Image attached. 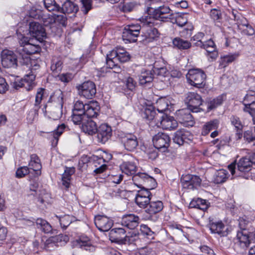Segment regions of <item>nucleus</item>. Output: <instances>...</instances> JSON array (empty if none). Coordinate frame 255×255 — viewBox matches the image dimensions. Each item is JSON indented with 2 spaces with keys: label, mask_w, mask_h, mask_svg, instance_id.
Returning a JSON list of instances; mask_svg holds the SVG:
<instances>
[{
  "label": "nucleus",
  "mask_w": 255,
  "mask_h": 255,
  "mask_svg": "<svg viewBox=\"0 0 255 255\" xmlns=\"http://www.w3.org/2000/svg\"><path fill=\"white\" fill-rule=\"evenodd\" d=\"M148 14L152 17L145 16L142 17V21L147 24H155V20L165 21L167 19H170L172 15V10L168 6L160 5L157 7H148L147 9Z\"/></svg>",
  "instance_id": "1"
},
{
  "label": "nucleus",
  "mask_w": 255,
  "mask_h": 255,
  "mask_svg": "<svg viewBox=\"0 0 255 255\" xmlns=\"http://www.w3.org/2000/svg\"><path fill=\"white\" fill-rule=\"evenodd\" d=\"M126 231L122 228H115L109 233V238L112 242L123 243L127 242L129 243L138 239V236L134 232H128L126 234Z\"/></svg>",
  "instance_id": "2"
},
{
  "label": "nucleus",
  "mask_w": 255,
  "mask_h": 255,
  "mask_svg": "<svg viewBox=\"0 0 255 255\" xmlns=\"http://www.w3.org/2000/svg\"><path fill=\"white\" fill-rule=\"evenodd\" d=\"M186 78L191 85L196 88H202L205 86L206 75L200 69H193L189 70L186 75Z\"/></svg>",
  "instance_id": "3"
},
{
  "label": "nucleus",
  "mask_w": 255,
  "mask_h": 255,
  "mask_svg": "<svg viewBox=\"0 0 255 255\" xmlns=\"http://www.w3.org/2000/svg\"><path fill=\"white\" fill-rule=\"evenodd\" d=\"M252 164V162L250 158L243 157L237 163V170L236 164L234 162L228 165V169L232 175L237 173L238 176H242V173L248 172L251 170Z\"/></svg>",
  "instance_id": "4"
},
{
  "label": "nucleus",
  "mask_w": 255,
  "mask_h": 255,
  "mask_svg": "<svg viewBox=\"0 0 255 255\" xmlns=\"http://www.w3.org/2000/svg\"><path fill=\"white\" fill-rule=\"evenodd\" d=\"M245 221L241 220L239 222V227L241 231L237 232L236 243L243 248H248L252 242L251 234L246 230Z\"/></svg>",
  "instance_id": "5"
},
{
  "label": "nucleus",
  "mask_w": 255,
  "mask_h": 255,
  "mask_svg": "<svg viewBox=\"0 0 255 255\" xmlns=\"http://www.w3.org/2000/svg\"><path fill=\"white\" fill-rule=\"evenodd\" d=\"M75 246L78 247L73 255H92L95 251V247L93 246L90 240L86 238L80 239L75 242Z\"/></svg>",
  "instance_id": "6"
},
{
  "label": "nucleus",
  "mask_w": 255,
  "mask_h": 255,
  "mask_svg": "<svg viewBox=\"0 0 255 255\" xmlns=\"http://www.w3.org/2000/svg\"><path fill=\"white\" fill-rule=\"evenodd\" d=\"M141 26L136 25H129L125 27L123 32L122 37L124 41L129 42L136 41Z\"/></svg>",
  "instance_id": "7"
},
{
  "label": "nucleus",
  "mask_w": 255,
  "mask_h": 255,
  "mask_svg": "<svg viewBox=\"0 0 255 255\" xmlns=\"http://www.w3.org/2000/svg\"><path fill=\"white\" fill-rule=\"evenodd\" d=\"M152 141L156 148L164 152L169 146L170 138L167 133L159 132L153 136Z\"/></svg>",
  "instance_id": "8"
},
{
  "label": "nucleus",
  "mask_w": 255,
  "mask_h": 255,
  "mask_svg": "<svg viewBox=\"0 0 255 255\" xmlns=\"http://www.w3.org/2000/svg\"><path fill=\"white\" fill-rule=\"evenodd\" d=\"M1 61L4 68L16 67L17 66V56L12 51L4 49L1 53Z\"/></svg>",
  "instance_id": "9"
},
{
  "label": "nucleus",
  "mask_w": 255,
  "mask_h": 255,
  "mask_svg": "<svg viewBox=\"0 0 255 255\" xmlns=\"http://www.w3.org/2000/svg\"><path fill=\"white\" fill-rule=\"evenodd\" d=\"M202 180L199 176L192 175H183L181 178V182L184 188L194 189L198 188L201 185Z\"/></svg>",
  "instance_id": "10"
},
{
  "label": "nucleus",
  "mask_w": 255,
  "mask_h": 255,
  "mask_svg": "<svg viewBox=\"0 0 255 255\" xmlns=\"http://www.w3.org/2000/svg\"><path fill=\"white\" fill-rule=\"evenodd\" d=\"M79 90L81 95L86 99H92L96 94V88L95 83L88 81L79 86Z\"/></svg>",
  "instance_id": "11"
},
{
  "label": "nucleus",
  "mask_w": 255,
  "mask_h": 255,
  "mask_svg": "<svg viewBox=\"0 0 255 255\" xmlns=\"http://www.w3.org/2000/svg\"><path fill=\"white\" fill-rule=\"evenodd\" d=\"M151 193L145 188L137 191L135 199V203L140 208H146L150 202Z\"/></svg>",
  "instance_id": "12"
},
{
  "label": "nucleus",
  "mask_w": 255,
  "mask_h": 255,
  "mask_svg": "<svg viewBox=\"0 0 255 255\" xmlns=\"http://www.w3.org/2000/svg\"><path fill=\"white\" fill-rule=\"evenodd\" d=\"M29 32L31 35L40 42L46 37L44 27L38 22L33 21L29 23Z\"/></svg>",
  "instance_id": "13"
},
{
  "label": "nucleus",
  "mask_w": 255,
  "mask_h": 255,
  "mask_svg": "<svg viewBox=\"0 0 255 255\" xmlns=\"http://www.w3.org/2000/svg\"><path fill=\"white\" fill-rule=\"evenodd\" d=\"M185 101L190 109L195 112L198 111L199 107L202 103L200 95L194 92H189L187 94Z\"/></svg>",
  "instance_id": "14"
},
{
  "label": "nucleus",
  "mask_w": 255,
  "mask_h": 255,
  "mask_svg": "<svg viewBox=\"0 0 255 255\" xmlns=\"http://www.w3.org/2000/svg\"><path fill=\"white\" fill-rule=\"evenodd\" d=\"M193 138V135L188 131L181 129L176 131L173 138V141L179 145H183L185 142L188 143Z\"/></svg>",
  "instance_id": "15"
},
{
  "label": "nucleus",
  "mask_w": 255,
  "mask_h": 255,
  "mask_svg": "<svg viewBox=\"0 0 255 255\" xmlns=\"http://www.w3.org/2000/svg\"><path fill=\"white\" fill-rule=\"evenodd\" d=\"M113 221L107 216L98 215L95 218V224L101 231H108L113 226Z\"/></svg>",
  "instance_id": "16"
},
{
  "label": "nucleus",
  "mask_w": 255,
  "mask_h": 255,
  "mask_svg": "<svg viewBox=\"0 0 255 255\" xmlns=\"http://www.w3.org/2000/svg\"><path fill=\"white\" fill-rule=\"evenodd\" d=\"M121 140L125 149L128 151H133L138 145L137 137L131 133H128L122 137Z\"/></svg>",
  "instance_id": "17"
},
{
  "label": "nucleus",
  "mask_w": 255,
  "mask_h": 255,
  "mask_svg": "<svg viewBox=\"0 0 255 255\" xmlns=\"http://www.w3.org/2000/svg\"><path fill=\"white\" fill-rule=\"evenodd\" d=\"M140 21L142 24L141 26V30L145 32V36L148 41L155 40L159 37V33L157 29L152 27L154 24H147L144 23L142 21V17L140 19Z\"/></svg>",
  "instance_id": "18"
},
{
  "label": "nucleus",
  "mask_w": 255,
  "mask_h": 255,
  "mask_svg": "<svg viewBox=\"0 0 255 255\" xmlns=\"http://www.w3.org/2000/svg\"><path fill=\"white\" fill-rule=\"evenodd\" d=\"M97 132L99 141L105 143L111 138L112 130L111 127L107 124H102L99 127Z\"/></svg>",
  "instance_id": "19"
},
{
  "label": "nucleus",
  "mask_w": 255,
  "mask_h": 255,
  "mask_svg": "<svg viewBox=\"0 0 255 255\" xmlns=\"http://www.w3.org/2000/svg\"><path fill=\"white\" fill-rule=\"evenodd\" d=\"M178 122L186 126H192L193 118L188 109H181L176 113Z\"/></svg>",
  "instance_id": "20"
},
{
  "label": "nucleus",
  "mask_w": 255,
  "mask_h": 255,
  "mask_svg": "<svg viewBox=\"0 0 255 255\" xmlns=\"http://www.w3.org/2000/svg\"><path fill=\"white\" fill-rule=\"evenodd\" d=\"M63 62L61 59H53L51 66V69L52 71L54 77L58 78L61 82H64V72H62Z\"/></svg>",
  "instance_id": "21"
},
{
  "label": "nucleus",
  "mask_w": 255,
  "mask_h": 255,
  "mask_svg": "<svg viewBox=\"0 0 255 255\" xmlns=\"http://www.w3.org/2000/svg\"><path fill=\"white\" fill-rule=\"evenodd\" d=\"M122 226L131 230L134 229L139 224V218L133 214L124 215L121 221Z\"/></svg>",
  "instance_id": "22"
},
{
  "label": "nucleus",
  "mask_w": 255,
  "mask_h": 255,
  "mask_svg": "<svg viewBox=\"0 0 255 255\" xmlns=\"http://www.w3.org/2000/svg\"><path fill=\"white\" fill-rule=\"evenodd\" d=\"M64 132V123L59 125L57 128L52 132L47 134V138L51 143V146L54 147L57 145L59 138Z\"/></svg>",
  "instance_id": "23"
},
{
  "label": "nucleus",
  "mask_w": 255,
  "mask_h": 255,
  "mask_svg": "<svg viewBox=\"0 0 255 255\" xmlns=\"http://www.w3.org/2000/svg\"><path fill=\"white\" fill-rule=\"evenodd\" d=\"M45 92V89L43 88H39L37 89L33 107L30 112L34 113L33 118L37 117L38 115V111L42 106L41 102L44 98Z\"/></svg>",
  "instance_id": "24"
},
{
  "label": "nucleus",
  "mask_w": 255,
  "mask_h": 255,
  "mask_svg": "<svg viewBox=\"0 0 255 255\" xmlns=\"http://www.w3.org/2000/svg\"><path fill=\"white\" fill-rule=\"evenodd\" d=\"M100 110V107L97 102H90L86 104V108L84 115L86 119H92L96 117Z\"/></svg>",
  "instance_id": "25"
},
{
  "label": "nucleus",
  "mask_w": 255,
  "mask_h": 255,
  "mask_svg": "<svg viewBox=\"0 0 255 255\" xmlns=\"http://www.w3.org/2000/svg\"><path fill=\"white\" fill-rule=\"evenodd\" d=\"M28 167L35 171L36 176L41 174L42 165L40 159L36 154L33 153L30 155Z\"/></svg>",
  "instance_id": "26"
},
{
  "label": "nucleus",
  "mask_w": 255,
  "mask_h": 255,
  "mask_svg": "<svg viewBox=\"0 0 255 255\" xmlns=\"http://www.w3.org/2000/svg\"><path fill=\"white\" fill-rule=\"evenodd\" d=\"M243 102L245 105L244 110L245 112L251 114L252 110L255 109L254 106H255V91H248L244 99Z\"/></svg>",
  "instance_id": "27"
},
{
  "label": "nucleus",
  "mask_w": 255,
  "mask_h": 255,
  "mask_svg": "<svg viewBox=\"0 0 255 255\" xmlns=\"http://www.w3.org/2000/svg\"><path fill=\"white\" fill-rule=\"evenodd\" d=\"M82 130L89 135H93L97 132V126L95 122L91 119L84 120L81 126Z\"/></svg>",
  "instance_id": "28"
},
{
  "label": "nucleus",
  "mask_w": 255,
  "mask_h": 255,
  "mask_svg": "<svg viewBox=\"0 0 255 255\" xmlns=\"http://www.w3.org/2000/svg\"><path fill=\"white\" fill-rule=\"evenodd\" d=\"M63 237L62 234L52 236L47 239L44 243V248L47 251H52L59 246L58 244L62 242Z\"/></svg>",
  "instance_id": "29"
},
{
  "label": "nucleus",
  "mask_w": 255,
  "mask_h": 255,
  "mask_svg": "<svg viewBox=\"0 0 255 255\" xmlns=\"http://www.w3.org/2000/svg\"><path fill=\"white\" fill-rule=\"evenodd\" d=\"M116 58L122 63L128 61L130 59V55L125 49L119 48L116 50H112L110 52V58Z\"/></svg>",
  "instance_id": "30"
},
{
  "label": "nucleus",
  "mask_w": 255,
  "mask_h": 255,
  "mask_svg": "<svg viewBox=\"0 0 255 255\" xmlns=\"http://www.w3.org/2000/svg\"><path fill=\"white\" fill-rule=\"evenodd\" d=\"M200 47L205 49L208 53V56L212 60H214L217 57L218 53L216 50L215 44L212 39L203 42V45Z\"/></svg>",
  "instance_id": "31"
},
{
  "label": "nucleus",
  "mask_w": 255,
  "mask_h": 255,
  "mask_svg": "<svg viewBox=\"0 0 255 255\" xmlns=\"http://www.w3.org/2000/svg\"><path fill=\"white\" fill-rule=\"evenodd\" d=\"M160 125L163 129L172 130L177 127L178 123L172 117L166 115L162 116Z\"/></svg>",
  "instance_id": "32"
},
{
  "label": "nucleus",
  "mask_w": 255,
  "mask_h": 255,
  "mask_svg": "<svg viewBox=\"0 0 255 255\" xmlns=\"http://www.w3.org/2000/svg\"><path fill=\"white\" fill-rule=\"evenodd\" d=\"M163 208V205L161 201H151L146 207L145 212L152 215L160 212Z\"/></svg>",
  "instance_id": "33"
},
{
  "label": "nucleus",
  "mask_w": 255,
  "mask_h": 255,
  "mask_svg": "<svg viewBox=\"0 0 255 255\" xmlns=\"http://www.w3.org/2000/svg\"><path fill=\"white\" fill-rule=\"evenodd\" d=\"M63 98L64 95L62 91L60 89H57L50 96L49 99V102L56 103L60 106L61 114H62V108L64 104Z\"/></svg>",
  "instance_id": "34"
},
{
  "label": "nucleus",
  "mask_w": 255,
  "mask_h": 255,
  "mask_svg": "<svg viewBox=\"0 0 255 255\" xmlns=\"http://www.w3.org/2000/svg\"><path fill=\"white\" fill-rule=\"evenodd\" d=\"M123 172L127 175H133L136 171L137 167L135 164L131 161L124 162L120 166Z\"/></svg>",
  "instance_id": "35"
},
{
  "label": "nucleus",
  "mask_w": 255,
  "mask_h": 255,
  "mask_svg": "<svg viewBox=\"0 0 255 255\" xmlns=\"http://www.w3.org/2000/svg\"><path fill=\"white\" fill-rule=\"evenodd\" d=\"M45 7L49 11H57L62 13H64V8L63 6L64 4H62L61 7L54 0H43Z\"/></svg>",
  "instance_id": "36"
},
{
  "label": "nucleus",
  "mask_w": 255,
  "mask_h": 255,
  "mask_svg": "<svg viewBox=\"0 0 255 255\" xmlns=\"http://www.w3.org/2000/svg\"><path fill=\"white\" fill-rule=\"evenodd\" d=\"M171 104L169 99L165 97H161L156 101L157 110L160 113H163L168 109V107L170 106Z\"/></svg>",
  "instance_id": "37"
},
{
  "label": "nucleus",
  "mask_w": 255,
  "mask_h": 255,
  "mask_svg": "<svg viewBox=\"0 0 255 255\" xmlns=\"http://www.w3.org/2000/svg\"><path fill=\"white\" fill-rule=\"evenodd\" d=\"M219 124V122L217 120H213L207 122L203 127L202 134L203 135H206L211 130L217 129Z\"/></svg>",
  "instance_id": "38"
},
{
  "label": "nucleus",
  "mask_w": 255,
  "mask_h": 255,
  "mask_svg": "<svg viewBox=\"0 0 255 255\" xmlns=\"http://www.w3.org/2000/svg\"><path fill=\"white\" fill-rule=\"evenodd\" d=\"M19 50L26 54L32 55L39 53L41 51V48L37 45H34L29 43L26 44L24 46V48L19 49Z\"/></svg>",
  "instance_id": "39"
},
{
  "label": "nucleus",
  "mask_w": 255,
  "mask_h": 255,
  "mask_svg": "<svg viewBox=\"0 0 255 255\" xmlns=\"http://www.w3.org/2000/svg\"><path fill=\"white\" fill-rule=\"evenodd\" d=\"M36 224L38 228L44 233H49L52 231V228L51 225L45 220L42 218H37L36 220Z\"/></svg>",
  "instance_id": "40"
},
{
  "label": "nucleus",
  "mask_w": 255,
  "mask_h": 255,
  "mask_svg": "<svg viewBox=\"0 0 255 255\" xmlns=\"http://www.w3.org/2000/svg\"><path fill=\"white\" fill-rule=\"evenodd\" d=\"M75 0H65V14H73L74 15L78 10V5L74 3Z\"/></svg>",
  "instance_id": "41"
},
{
  "label": "nucleus",
  "mask_w": 255,
  "mask_h": 255,
  "mask_svg": "<svg viewBox=\"0 0 255 255\" xmlns=\"http://www.w3.org/2000/svg\"><path fill=\"white\" fill-rule=\"evenodd\" d=\"M143 117L149 121H152L153 120H157L160 118L156 114L155 111L153 107L151 106H146L143 112Z\"/></svg>",
  "instance_id": "42"
},
{
  "label": "nucleus",
  "mask_w": 255,
  "mask_h": 255,
  "mask_svg": "<svg viewBox=\"0 0 255 255\" xmlns=\"http://www.w3.org/2000/svg\"><path fill=\"white\" fill-rule=\"evenodd\" d=\"M174 46L181 50H185L189 48L191 46V43L186 40L182 39L179 37L175 38L172 41Z\"/></svg>",
  "instance_id": "43"
},
{
  "label": "nucleus",
  "mask_w": 255,
  "mask_h": 255,
  "mask_svg": "<svg viewBox=\"0 0 255 255\" xmlns=\"http://www.w3.org/2000/svg\"><path fill=\"white\" fill-rule=\"evenodd\" d=\"M153 79V72L151 70H146L141 73L139 78V83L141 85H144L152 82Z\"/></svg>",
  "instance_id": "44"
},
{
  "label": "nucleus",
  "mask_w": 255,
  "mask_h": 255,
  "mask_svg": "<svg viewBox=\"0 0 255 255\" xmlns=\"http://www.w3.org/2000/svg\"><path fill=\"white\" fill-rule=\"evenodd\" d=\"M145 177H146V173H138L137 174H133L132 179L134 184L141 189L144 188L143 183Z\"/></svg>",
  "instance_id": "45"
},
{
  "label": "nucleus",
  "mask_w": 255,
  "mask_h": 255,
  "mask_svg": "<svg viewBox=\"0 0 255 255\" xmlns=\"http://www.w3.org/2000/svg\"><path fill=\"white\" fill-rule=\"evenodd\" d=\"M36 76L32 73L31 71L29 74L24 76L22 78L24 82L25 83L26 89L27 91H30L32 89L34 85V81Z\"/></svg>",
  "instance_id": "46"
},
{
  "label": "nucleus",
  "mask_w": 255,
  "mask_h": 255,
  "mask_svg": "<svg viewBox=\"0 0 255 255\" xmlns=\"http://www.w3.org/2000/svg\"><path fill=\"white\" fill-rule=\"evenodd\" d=\"M209 227L212 233L221 234L225 226L222 222H214L210 220Z\"/></svg>",
  "instance_id": "47"
},
{
  "label": "nucleus",
  "mask_w": 255,
  "mask_h": 255,
  "mask_svg": "<svg viewBox=\"0 0 255 255\" xmlns=\"http://www.w3.org/2000/svg\"><path fill=\"white\" fill-rule=\"evenodd\" d=\"M228 171L224 169H220L218 170L214 179V182L216 184L223 183L225 182L228 178Z\"/></svg>",
  "instance_id": "48"
},
{
  "label": "nucleus",
  "mask_w": 255,
  "mask_h": 255,
  "mask_svg": "<svg viewBox=\"0 0 255 255\" xmlns=\"http://www.w3.org/2000/svg\"><path fill=\"white\" fill-rule=\"evenodd\" d=\"M156 182L155 180L152 177L146 174V177L144 179L143 187L144 188L149 191L156 187Z\"/></svg>",
  "instance_id": "49"
},
{
  "label": "nucleus",
  "mask_w": 255,
  "mask_h": 255,
  "mask_svg": "<svg viewBox=\"0 0 255 255\" xmlns=\"http://www.w3.org/2000/svg\"><path fill=\"white\" fill-rule=\"evenodd\" d=\"M75 168L74 167H65V188H68L70 187V183L67 180L70 181L71 176L75 173Z\"/></svg>",
  "instance_id": "50"
},
{
  "label": "nucleus",
  "mask_w": 255,
  "mask_h": 255,
  "mask_svg": "<svg viewBox=\"0 0 255 255\" xmlns=\"http://www.w3.org/2000/svg\"><path fill=\"white\" fill-rule=\"evenodd\" d=\"M239 56V54L235 53L223 56L221 58V64L223 67H226L229 63L234 61Z\"/></svg>",
  "instance_id": "51"
},
{
  "label": "nucleus",
  "mask_w": 255,
  "mask_h": 255,
  "mask_svg": "<svg viewBox=\"0 0 255 255\" xmlns=\"http://www.w3.org/2000/svg\"><path fill=\"white\" fill-rule=\"evenodd\" d=\"M234 20L237 22V24H238V27L240 29H242L244 27L249 23L248 20L246 18L242 16L241 15H236L234 13Z\"/></svg>",
  "instance_id": "52"
},
{
  "label": "nucleus",
  "mask_w": 255,
  "mask_h": 255,
  "mask_svg": "<svg viewBox=\"0 0 255 255\" xmlns=\"http://www.w3.org/2000/svg\"><path fill=\"white\" fill-rule=\"evenodd\" d=\"M86 118L83 114L73 112V114L71 117V121H72L75 125H82V123Z\"/></svg>",
  "instance_id": "53"
},
{
  "label": "nucleus",
  "mask_w": 255,
  "mask_h": 255,
  "mask_svg": "<svg viewBox=\"0 0 255 255\" xmlns=\"http://www.w3.org/2000/svg\"><path fill=\"white\" fill-rule=\"evenodd\" d=\"M82 3L81 11L84 14H87L92 8V0H81Z\"/></svg>",
  "instance_id": "54"
},
{
  "label": "nucleus",
  "mask_w": 255,
  "mask_h": 255,
  "mask_svg": "<svg viewBox=\"0 0 255 255\" xmlns=\"http://www.w3.org/2000/svg\"><path fill=\"white\" fill-rule=\"evenodd\" d=\"M41 18L42 19L43 24L45 26H50V28L52 27V25L55 23L54 15H51L48 14L47 15H41Z\"/></svg>",
  "instance_id": "55"
},
{
  "label": "nucleus",
  "mask_w": 255,
  "mask_h": 255,
  "mask_svg": "<svg viewBox=\"0 0 255 255\" xmlns=\"http://www.w3.org/2000/svg\"><path fill=\"white\" fill-rule=\"evenodd\" d=\"M204 34L203 32H198L195 34L191 39V41H196L194 44L198 47L203 45L202 40L204 37Z\"/></svg>",
  "instance_id": "56"
},
{
  "label": "nucleus",
  "mask_w": 255,
  "mask_h": 255,
  "mask_svg": "<svg viewBox=\"0 0 255 255\" xmlns=\"http://www.w3.org/2000/svg\"><path fill=\"white\" fill-rule=\"evenodd\" d=\"M29 168L26 166L19 167L16 171V177L18 178L24 177L29 173Z\"/></svg>",
  "instance_id": "57"
},
{
  "label": "nucleus",
  "mask_w": 255,
  "mask_h": 255,
  "mask_svg": "<svg viewBox=\"0 0 255 255\" xmlns=\"http://www.w3.org/2000/svg\"><path fill=\"white\" fill-rule=\"evenodd\" d=\"M140 231L142 235L148 239L153 238L154 233L146 225L141 226Z\"/></svg>",
  "instance_id": "58"
},
{
  "label": "nucleus",
  "mask_w": 255,
  "mask_h": 255,
  "mask_svg": "<svg viewBox=\"0 0 255 255\" xmlns=\"http://www.w3.org/2000/svg\"><path fill=\"white\" fill-rule=\"evenodd\" d=\"M86 108V104H84L82 101H77L74 106L73 112L84 114Z\"/></svg>",
  "instance_id": "59"
},
{
  "label": "nucleus",
  "mask_w": 255,
  "mask_h": 255,
  "mask_svg": "<svg viewBox=\"0 0 255 255\" xmlns=\"http://www.w3.org/2000/svg\"><path fill=\"white\" fill-rule=\"evenodd\" d=\"M232 124L237 129H243V125L242 124L239 118L236 116H232L231 118Z\"/></svg>",
  "instance_id": "60"
},
{
  "label": "nucleus",
  "mask_w": 255,
  "mask_h": 255,
  "mask_svg": "<svg viewBox=\"0 0 255 255\" xmlns=\"http://www.w3.org/2000/svg\"><path fill=\"white\" fill-rule=\"evenodd\" d=\"M222 102L223 100L221 97H218L216 99H213L209 103L208 109L210 110L215 109L217 106L221 105Z\"/></svg>",
  "instance_id": "61"
},
{
  "label": "nucleus",
  "mask_w": 255,
  "mask_h": 255,
  "mask_svg": "<svg viewBox=\"0 0 255 255\" xmlns=\"http://www.w3.org/2000/svg\"><path fill=\"white\" fill-rule=\"evenodd\" d=\"M244 138L249 142H253V144L255 145V134L251 130H247L244 133Z\"/></svg>",
  "instance_id": "62"
},
{
  "label": "nucleus",
  "mask_w": 255,
  "mask_h": 255,
  "mask_svg": "<svg viewBox=\"0 0 255 255\" xmlns=\"http://www.w3.org/2000/svg\"><path fill=\"white\" fill-rule=\"evenodd\" d=\"M126 85L128 89L132 91L135 88L136 82L132 78L129 77L126 80Z\"/></svg>",
  "instance_id": "63"
},
{
  "label": "nucleus",
  "mask_w": 255,
  "mask_h": 255,
  "mask_svg": "<svg viewBox=\"0 0 255 255\" xmlns=\"http://www.w3.org/2000/svg\"><path fill=\"white\" fill-rule=\"evenodd\" d=\"M8 85L6 82L5 79L0 77V93L4 94L8 90Z\"/></svg>",
  "instance_id": "64"
}]
</instances>
